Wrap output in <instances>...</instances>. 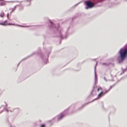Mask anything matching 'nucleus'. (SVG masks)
Listing matches in <instances>:
<instances>
[{"label": "nucleus", "mask_w": 127, "mask_h": 127, "mask_svg": "<svg viewBox=\"0 0 127 127\" xmlns=\"http://www.w3.org/2000/svg\"><path fill=\"white\" fill-rule=\"evenodd\" d=\"M49 21L50 25V27L56 29L59 34V36L61 38V39H63L64 38L63 36V33L64 32V29L62 28H60L59 25H58L57 27H56L54 24L50 20H49Z\"/></svg>", "instance_id": "nucleus-1"}, {"label": "nucleus", "mask_w": 127, "mask_h": 127, "mask_svg": "<svg viewBox=\"0 0 127 127\" xmlns=\"http://www.w3.org/2000/svg\"><path fill=\"white\" fill-rule=\"evenodd\" d=\"M66 111V110L64 111L58 115L57 116L58 120H61L64 117L65 114V113Z\"/></svg>", "instance_id": "nucleus-2"}, {"label": "nucleus", "mask_w": 127, "mask_h": 127, "mask_svg": "<svg viewBox=\"0 0 127 127\" xmlns=\"http://www.w3.org/2000/svg\"><path fill=\"white\" fill-rule=\"evenodd\" d=\"M109 90H105L104 92H101L98 94L97 98H99L108 92Z\"/></svg>", "instance_id": "nucleus-3"}, {"label": "nucleus", "mask_w": 127, "mask_h": 127, "mask_svg": "<svg viewBox=\"0 0 127 127\" xmlns=\"http://www.w3.org/2000/svg\"><path fill=\"white\" fill-rule=\"evenodd\" d=\"M48 55L47 56L45 57L44 56H42V58L45 64H46L48 62V60L47 58L48 57Z\"/></svg>", "instance_id": "nucleus-4"}, {"label": "nucleus", "mask_w": 127, "mask_h": 127, "mask_svg": "<svg viewBox=\"0 0 127 127\" xmlns=\"http://www.w3.org/2000/svg\"><path fill=\"white\" fill-rule=\"evenodd\" d=\"M95 84L97 82V76L96 72L95 70Z\"/></svg>", "instance_id": "nucleus-5"}, {"label": "nucleus", "mask_w": 127, "mask_h": 127, "mask_svg": "<svg viewBox=\"0 0 127 127\" xmlns=\"http://www.w3.org/2000/svg\"><path fill=\"white\" fill-rule=\"evenodd\" d=\"M7 22V20H5V21L0 22V25H1L3 26H5L7 24H6V23Z\"/></svg>", "instance_id": "nucleus-6"}, {"label": "nucleus", "mask_w": 127, "mask_h": 127, "mask_svg": "<svg viewBox=\"0 0 127 127\" xmlns=\"http://www.w3.org/2000/svg\"><path fill=\"white\" fill-rule=\"evenodd\" d=\"M19 6L18 5H16L14 7V8L11 9L12 10L11 12L10 13L11 14L13 11H14L15 10L16 6Z\"/></svg>", "instance_id": "nucleus-7"}, {"label": "nucleus", "mask_w": 127, "mask_h": 127, "mask_svg": "<svg viewBox=\"0 0 127 127\" xmlns=\"http://www.w3.org/2000/svg\"><path fill=\"white\" fill-rule=\"evenodd\" d=\"M4 15V13L3 11H1V13L0 14V16L2 17H3Z\"/></svg>", "instance_id": "nucleus-8"}, {"label": "nucleus", "mask_w": 127, "mask_h": 127, "mask_svg": "<svg viewBox=\"0 0 127 127\" xmlns=\"http://www.w3.org/2000/svg\"><path fill=\"white\" fill-rule=\"evenodd\" d=\"M5 107L4 108V109L6 110V111L7 112H8V110L6 109V107H7V104H6V103L5 102Z\"/></svg>", "instance_id": "nucleus-9"}, {"label": "nucleus", "mask_w": 127, "mask_h": 127, "mask_svg": "<svg viewBox=\"0 0 127 127\" xmlns=\"http://www.w3.org/2000/svg\"><path fill=\"white\" fill-rule=\"evenodd\" d=\"M5 3L4 2H1L0 3V6H2L4 5Z\"/></svg>", "instance_id": "nucleus-10"}, {"label": "nucleus", "mask_w": 127, "mask_h": 127, "mask_svg": "<svg viewBox=\"0 0 127 127\" xmlns=\"http://www.w3.org/2000/svg\"><path fill=\"white\" fill-rule=\"evenodd\" d=\"M6 24H7L6 25H14V24H13L12 23H8V24H6Z\"/></svg>", "instance_id": "nucleus-11"}, {"label": "nucleus", "mask_w": 127, "mask_h": 127, "mask_svg": "<svg viewBox=\"0 0 127 127\" xmlns=\"http://www.w3.org/2000/svg\"><path fill=\"white\" fill-rule=\"evenodd\" d=\"M122 70L123 71V72L124 73V72L126 71L127 70V69H123V68H122Z\"/></svg>", "instance_id": "nucleus-12"}, {"label": "nucleus", "mask_w": 127, "mask_h": 127, "mask_svg": "<svg viewBox=\"0 0 127 127\" xmlns=\"http://www.w3.org/2000/svg\"><path fill=\"white\" fill-rule=\"evenodd\" d=\"M102 64L103 65H107L108 64L106 63H102Z\"/></svg>", "instance_id": "nucleus-13"}, {"label": "nucleus", "mask_w": 127, "mask_h": 127, "mask_svg": "<svg viewBox=\"0 0 127 127\" xmlns=\"http://www.w3.org/2000/svg\"><path fill=\"white\" fill-rule=\"evenodd\" d=\"M113 85H112V86H110L109 89L108 90H109V91H108V92H109V91H110V89L112 88L113 87Z\"/></svg>", "instance_id": "nucleus-14"}, {"label": "nucleus", "mask_w": 127, "mask_h": 127, "mask_svg": "<svg viewBox=\"0 0 127 127\" xmlns=\"http://www.w3.org/2000/svg\"><path fill=\"white\" fill-rule=\"evenodd\" d=\"M17 26H19V27H28L27 26H21V25H17Z\"/></svg>", "instance_id": "nucleus-15"}, {"label": "nucleus", "mask_w": 127, "mask_h": 127, "mask_svg": "<svg viewBox=\"0 0 127 127\" xmlns=\"http://www.w3.org/2000/svg\"><path fill=\"white\" fill-rule=\"evenodd\" d=\"M100 89H102V88L101 87H99L97 89V91H98Z\"/></svg>", "instance_id": "nucleus-16"}, {"label": "nucleus", "mask_w": 127, "mask_h": 127, "mask_svg": "<svg viewBox=\"0 0 127 127\" xmlns=\"http://www.w3.org/2000/svg\"><path fill=\"white\" fill-rule=\"evenodd\" d=\"M45 127V125L44 124H42L41 125V127Z\"/></svg>", "instance_id": "nucleus-17"}, {"label": "nucleus", "mask_w": 127, "mask_h": 127, "mask_svg": "<svg viewBox=\"0 0 127 127\" xmlns=\"http://www.w3.org/2000/svg\"><path fill=\"white\" fill-rule=\"evenodd\" d=\"M87 103H86L84 104L83 105H82V106L81 107V108H82V107H83L85 105H86V104H87Z\"/></svg>", "instance_id": "nucleus-18"}, {"label": "nucleus", "mask_w": 127, "mask_h": 127, "mask_svg": "<svg viewBox=\"0 0 127 127\" xmlns=\"http://www.w3.org/2000/svg\"><path fill=\"white\" fill-rule=\"evenodd\" d=\"M103 79H104V80L106 81H107V80L106 78L105 77H104L103 78Z\"/></svg>", "instance_id": "nucleus-19"}, {"label": "nucleus", "mask_w": 127, "mask_h": 127, "mask_svg": "<svg viewBox=\"0 0 127 127\" xmlns=\"http://www.w3.org/2000/svg\"><path fill=\"white\" fill-rule=\"evenodd\" d=\"M7 18H8L9 17V14L8 13H7Z\"/></svg>", "instance_id": "nucleus-20"}, {"label": "nucleus", "mask_w": 127, "mask_h": 127, "mask_svg": "<svg viewBox=\"0 0 127 127\" xmlns=\"http://www.w3.org/2000/svg\"><path fill=\"white\" fill-rule=\"evenodd\" d=\"M80 3H77V4H76V5H77L78 4H79Z\"/></svg>", "instance_id": "nucleus-21"}, {"label": "nucleus", "mask_w": 127, "mask_h": 127, "mask_svg": "<svg viewBox=\"0 0 127 127\" xmlns=\"http://www.w3.org/2000/svg\"><path fill=\"white\" fill-rule=\"evenodd\" d=\"M21 62V61H20V62H19V64H18V65H17L18 66L19 65V64H20V63Z\"/></svg>", "instance_id": "nucleus-22"}, {"label": "nucleus", "mask_w": 127, "mask_h": 127, "mask_svg": "<svg viewBox=\"0 0 127 127\" xmlns=\"http://www.w3.org/2000/svg\"><path fill=\"white\" fill-rule=\"evenodd\" d=\"M97 62H96V65H97Z\"/></svg>", "instance_id": "nucleus-23"}, {"label": "nucleus", "mask_w": 127, "mask_h": 127, "mask_svg": "<svg viewBox=\"0 0 127 127\" xmlns=\"http://www.w3.org/2000/svg\"><path fill=\"white\" fill-rule=\"evenodd\" d=\"M0 1H4L3 0H0Z\"/></svg>", "instance_id": "nucleus-24"}, {"label": "nucleus", "mask_w": 127, "mask_h": 127, "mask_svg": "<svg viewBox=\"0 0 127 127\" xmlns=\"http://www.w3.org/2000/svg\"><path fill=\"white\" fill-rule=\"evenodd\" d=\"M2 111H1L0 112V113H1L2 112Z\"/></svg>", "instance_id": "nucleus-25"}, {"label": "nucleus", "mask_w": 127, "mask_h": 127, "mask_svg": "<svg viewBox=\"0 0 127 127\" xmlns=\"http://www.w3.org/2000/svg\"><path fill=\"white\" fill-rule=\"evenodd\" d=\"M10 127H12V126L11 125H10Z\"/></svg>", "instance_id": "nucleus-26"}, {"label": "nucleus", "mask_w": 127, "mask_h": 127, "mask_svg": "<svg viewBox=\"0 0 127 127\" xmlns=\"http://www.w3.org/2000/svg\"><path fill=\"white\" fill-rule=\"evenodd\" d=\"M74 112V111H73V112H72V113H73V112Z\"/></svg>", "instance_id": "nucleus-27"}, {"label": "nucleus", "mask_w": 127, "mask_h": 127, "mask_svg": "<svg viewBox=\"0 0 127 127\" xmlns=\"http://www.w3.org/2000/svg\"><path fill=\"white\" fill-rule=\"evenodd\" d=\"M126 69H127V67Z\"/></svg>", "instance_id": "nucleus-28"}, {"label": "nucleus", "mask_w": 127, "mask_h": 127, "mask_svg": "<svg viewBox=\"0 0 127 127\" xmlns=\"http://www.w3.org/2000/svg\"><path fill=\"white\" fill-rule=\"evenodd\" d=\"M71 107L72 108V106H71Z\"/></svg>", "instance_id": "nucleus-29"}, {"label": "nucleus", "mask_w": 127, "mask_h": 127, "mask_svg": "<svg viewBox=\"0 0 127 127\" xmlns=\"http://www.w3.org/2000/svg\"><path fill=\"white\" fill-rule=\"evenodd\" d=\"M69 108H70V107H69V108H68V109H69Z\"/></svg>", "instance_id": "nucleus-30"}, {"label": "nucleus", "mask_w": 127, "mask_h": 127, "mask_svg": "<svg viewBox=\"0 0 127 127\" xmlns=\"http://www.w3.org/2000/svg\"><path fill=\"white\" fill-rule=\"evenodd\" d=\"M69 108H70V107H69V108H68V109H69Z\"/></svg>", "instance_id": "nucleus-31"}, {"label": "nucleus", "mask_w": 127, "mask_h": 127, "mask_svg": "<svg viewBox=\"0 0 127 127\" xmlns=\"http://www.w3.org/2000/svg\"><path fill=\"white\" fill-rule=\"evenodd\" d=\"M69 108H70V107H69V108H68V109H69Z\"/></svg>", "instance_id": "nucleus-32"}, {"label": "nucleus", "mask_w": 127, "mask_h": 127, "mask_svg": "<svg viewBox=\"0 0 127 127\" xmlns=\"http://www.w3.org/2000/svg\"><path fill=\"white\" fill-rule=\"evenodd\" d=\"M65 32H66V31H65Z\"/></svg>", "instance_id": "nucleus-33"}]
</instances>
